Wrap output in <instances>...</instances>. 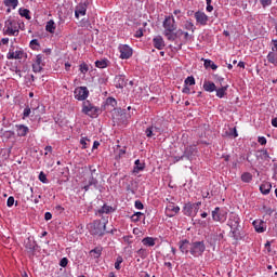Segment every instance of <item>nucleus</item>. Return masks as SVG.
Instances as JSON below:
<instances>
[{
    "mask_svg": "<svg viewBox=\"0 0 277 277\" xmlns=\"http://www.w3.org/2000/svg\"><path fill=\"white\" fill-rule=\"evenodd\" d=\"M240 222L241 220L237 213L232 212L229 214L227 226H229L232 237L235 239V241H241V239H246V233L243 232V227H241Z\"/></svg>",
    "mask_w": 277,
    "mask_h": 277,
    "instance_id": "1",
    "label": "nucleus"
},
{
    "mask_svg": "<svg viewBox=\"0 0 277 277\" xmlns=\"http://www.w3.org/2000/svg\"><path fill=\"white\" fill-rule=\"evenodd\" d=\"M163 27V36L167 37V40L169 42H174L176 40V35H174V31L176 30V21L174 19V16H166L164 21L162 22Z\"/></svg>",
    "mask_w": 277,
    "mask_h": 277,
    "instance_id": "2",
    "label": "nucleus"
},
{
    "mask_svg": "<svg viewBox=\"0 0 277 277\" xmlns=\"http://www.w3.org/2000/svg\"><path fill=\"white\" fill-rule=\"evenodd\" d=\"M90 176L89 179H85L82 182V189H84V192H90V187H94L95 189H98V173H96V169H92V167H90Z\"/></svg>",
    "mask_w": 277,
    "mask_h": 277,
    "instance_id": "3",
    "label": "nucleus"
},
{
    "mask_svg": "<svg viewBox=\"0 0 277 277\" xmlns=\"http://www.w3.org/2000/svg\"><path fill=\"white\" fill-rule=\"evenodd\" d=\"M107 223L102 222L101 220H95L90 224V233L91 235H97L98 237H103L106 230Z\"/></svg>",
    "mask_w": 277,
    "mask_h": 277,
    "instance_id": "4",
    "label": "nucleus"
},
{
    "mask_svg": "<svg viewBox=\"0 0 277 277\" xmlns=\"http://www.w3.org/2000/svg\"><path fill=\"white\" fill-rule=\"evenodd\" d=\"M206 250H207V246L205 245L203 240L195 241V242H192L190 245L192 256H202Z\"/></svg>",
    "mask_w": 277,
    "mask_h": 277,
    "instance_id": "5",
    "label": "nucleus"
},
{
    "mask_svg": "<svg viewBox=\"0 0 277 277\" xmlns=\"http://www.w3.org/2000/svg\"><path fill=\"white\" fill-rule=\"evenodd\" d=\"M82 114L90 116V118H94V116H98V108L87 100L82 103Z\"/></svg>",
    "mask_w": 277,
    "mask_h": 277,
    "instance_id": "6",
    "label": "nucleus"
},
{
    "mask_svg": "<svg viewBox=\"0 0 277 277\" xmlns=\"http://www.w3.org/2000/svg\"><path fill=\"white\" fill-rule=\"evenodd\" d=\"M90 96V91L88 90V87H79L75 90V98L77 101H84Z\"/></svg>",
    "mask_w": 277,
    "mask_h": 277,
    "instance_id": "7",
    "label": "nucleus"
},
{
    "mask_svg": "<svg viewBox=\"0 0 277 277\" xmlns=\"http://www.w3.org/2000/svg\"><path fill=\"white\" fill-rule=\"evenodd\" d=\"M196 155H198V148H196V145L187 146L183 153L184 159H187L188 161H192Z\"/></svg>",
    "mask_w": 277,
    "mask_h": 277,
    "instance_id": "8",
    "label": "nucleus"
},
{
    "mask_svg": "<svg viewBox=\"0 0 277 277\" xmlns=\"http://www.w3.org/2000/svg\"><path fill=\"white\" fill-rule=\"evenodd\" d=\"M5 28L4 34L6 36H18V28L14 25V21L8 19L5 22Z\"/></svg>",
    "mask_w": 277,
    "mask_h": 277,
    "instance_id": "9",
    "label": "nucleus"
},
{
    "mask_svg": "<svg viewBox=\"0 0 277 277\" xmlns=\"http://www.w3.org/2000/svg\"><path fill=\"white\" fill-rule=\"evenodd\" d=\"M25 56V51L16 50L14 51V45H11L9 53L6 54L8 60H23Z\"/></svg>",
    "mask_w": 277,
    "mask_h": 277,
    "instance_id": "10",
    "label": "nucleus"
},
{
    "mask_svg": "<svg viewBox=\"0 0 277 277\" xmlns=\"http://www.w3.org/2000/svg\"><path fill=\"white\" fill-rule=\"evenodd\" d=\"M163 133V129L157 126H150L145 130L146 137H156Z\"/></svg>",
    "mask_w": 277,
    "mask_h": 277,
    "instance_id": "11",
    "label": "nucleus"
},
{
    "mask_svg": "<svg viewBox=\"0 0 277 277\" xmlns=\"http://www.w3.org/2000/svg\"><path fill=\"white\" fill-rule=\"evenodd\" d=\"M120 58L129 60L133 55V49L127 44L119 45Z\"/></svg>",
    "mask_w": 277,
    "mask_h": 277,
    "instance_id": "12",
    "label": "nucleus"
},
{
    "mask_svg": "<svg viewBox=\"0 0 277 277\" xmlns=\"http://www.w3.org/2000/svg\"><path fill=\"white\" fill-rule=\"evenodd\" d=\"M88 5H90V2L84 1V2L79 3L76 6V10H75L76 18H79V16H85V13L88 12Z\"/></svg>",
    "mask_w": 277,
    "mask_h": 277,
    "instance_id": "13",
    "label": "nucleus"
},
{
    "mask_svg": "<svg viewBox=\"0 0 277 277\" xmlns=\"http://www.w3.org/2000/svg\"><path fill=\"white\" fill-rule=\"evenodd\" d=\"M195 19L198 25H201L202 27L207 26V23H209V16L201 11L195 12Z\"/></svg>",
    "mask_w": 277,
    "mask_h": 277,
    "instance_id": "14",
    "label": "nucleus"
},
{
    "mask_svg": "<svg viewBox=\"0 0 277 277\" xmlns=\"http://www.w3.org/2000/svg\"><path fill=\"white\" fill-rule=\"evenodd\" d=\"M212 220L214 222H226V214L222 213V211L220 210V207H216L213 211H212Z\"/></svg>",
    "mask_w": 277,
    "mask_h": 277,
    "instance_id": "15",
    "label": "nucleus"
},
{
    "mask_svg": "<svg viewBox=\"0 0 277 277\" xmlns=\"http://www.w3.org/2000/svg\"><path fill=\"white\" fill-rule=\"evenodd\" d=\"M42 54L36 56L35 63L32 64L34 72H42L44 64H42Z\"/></svg>",
    "mask_w": 277,
    "mask_h": 277,
    "instance_id": "16",
    "label": "nucleus"
},
{
    "mask_svg": "<svg viewBox=\"0 0 277 277\" xmlns=\"http://www.w3.org/2000/svg\"><path fill=\"white\" fill-rule=\"evenodd\" d=\"M179 248L183 254H189L192 250V242L187 239L181 240L179 242Z\"/></svg>",
    "mask_w": 277,
    "mask_h": 277,
    "instance_id": "17",
    "label": "nucleus"
},
{
    "mask_svg": "<svg viewBox=\"0 0 277 277\" xmlns=\"http://www.w3.org/2000/svg\"><path fill=\"white\" fill-rule=\"evenodd\" d=\"M255 157L258 161H266L267 163H269V159H272V157H269V153H267V149L258 150Z\"/></svg>",
    "mask_w": 277,
    "mask_h": 277,
    "instance_id": "18",
    "label": "nucleus"
},
{
    "mask_svg": "<svg viewBox=\"0 0 277 277\" xmlns=\"http://www.w3.org/2000/svg\"><path fill=\"white\" fill-rule=\"evenodd\" d=\"M15 128L18 137H25L29 133V128L25 124H16Z\"/></svg>",
    "mask_w": 277,
    "mask_h": 277,
    "instance_id": "19",
    "label": "nucleus"
},
{
    "mask_svg": "<svg viewBox=\"0 0 277 277\" xmlns=\"http://www.w3.org/2000/svg\"><path fill=\"white\" fill-rule=\"evenodd\" d=\"M153 43L155 49H158V51H162L166 47V41H163V37L158 36L153 39Z\"/></svg>",
    "mask_w": 277,
    "mask_h": 277,
    "instance_id": "20",
    "label": "nucleus"
},
{
    "mask_svg": "<svg viewBox=\"0 0 277 277\" xmlns=\"http://www.w3.org/2000/svg\"><path fill=\"white\" fill-rule=\"evenodd\" d=\"M38 247V243L36 240H31V238H28L25 248L28 253L34 254L36 252V248Z\"/></svg>",
    "mask_w": 277,
    "mask_h": 277,
    "instance_id": "21",
    "label": "nucleus"
},
{
    "mask_svg": "<svg viewBox=\"0 0 277 277\" xmlns=\"http://www.w3.org/2000/svg\"><path fill=\"white\" fill-rule=\"evenodd\" d=\"M115 85L116 88L122 89L127 85V80L124 75H118L115 77Z\"/></svg>",
    "mask_w": 277,
    "mask_h": 277,
    "instance_id": "22",
    "label": "nucleus"
},
{
    "mask_svg": "<svg viewBox=\"0 0 277 277\" xmlns=\"http://www.w3.org/2000/svg\"><path fill=\"white\" fill-rule=\"evenodd\" d=\"M167 211L170 213L169 217H174L181 211V208L179 206H174V203H169L167 206Z\"/></svg>",
    "mask_w": 277,
    "mask_h": 277,
    "instance_id": "23",
    "label": "nucleus"
},
{
    "mask_svg": "<svg viewBox=\"0 0 277 277\" xmlns=\"http://www.w3.org/2000/svg\"><path fill=\"white\" fill-rule=\"evenodd\" d=\"M260 192L261 194H263L264 196H267V194H269V192H272V183L269 182H263L260 185Z\"/></svg>",
    "mask_w": 277,
    "mask_h": 277,
    "instance_id": "24",
    "label": "nucleus"
},
{
    "mask_svg": "<svg viewBox=\"0 0 277 277\" xmlns=\"http://www.w3.org/2000/svg\"><path fill=\"white\" fill-rule=\"evenodd\" d=\"M126 190L128 192V194H135V192H137V182L131 180L127 186H126Z\"/></svg>",
    "mask_w": 277,
    "mask_h": 277,
    "instance_id": "25",
    "label": "nucleus"
},
{
    "mask_svg": "<svg viewBox=\"0 0 277 277\" xmlns=\"http://www.w3.org/2000/svg\"><path fill=\"white\" fill-rule=\"evenodd\" d=\"M144 168H146V164L144 162L140 161V159H137L134 162L133 173L138 174L140 172H142L144 170Z\"/></svg>",
    "mask_w": 277,
    "mask_h": 277,
    "instance_id": "26",
    "label": "nucleus"
},
{
    "mask_svg": "<svg viewBox=\"0 0 277 277\" xmlns=\"http://www.w3.org/2000/svg\"><path fill=\"white\" fill-rule=\"evenodd\" d=\"M253 226L256 233H265V223L263 221H253Z\"/></svg>",
    "mask_w": 277,
    "mask_h": 277,
    "instance_id": "27",
    "label": "nucleus"
},
{
    "mask_svg": "<svg viewBox=\"0 0 277 277\" xmlns=\"http://www.w3.org/2000/svg\"><path fill=\"white\" fill-rule=\"evenodd\" d=\"M203 90L206 92H215V90H217V87H215L214 82L211 81H205L203 82Z\"/></svg>",
    "mask_w": 277,
    "mask_h": 277,
    "instance_id": "28",
    "label": "nucleus"
},
{
    "mask_svg": "<svg viewBox=\"0 0 277 277\" xmlns=\"http://www.w3.org/2000/svg\"><path fill=\"white\" fill-rule=\"evenodd\" d=\"M183 213L188 217H192V215H194V207L192 206V202L185 203L183 208Z\"/></svg>",
    "mask_w": 277,
    "mask_h": 277,
    "instance_id": "29",
    "label": "nucleus"
},
{
    "mask_svg": "<svg viewBox=\"0 0 277 277\" xmlns=\"http://www.w3.org/2000/svg\"><path fill=\"white\" fill-rule=\"evenodd\" d=\"M266 57H267V62H269V64L277 66V52L272 51L267 54Z\"/></svg>",
    "mask_w": 277,
    "mask_h": 277,
    "instance_id": "30",
    "label": "nucleus"
},
{
    "mask_svg": "<svg viewBox=\"0 0 277 277\" xmlns=\"http://www.w3.org/2000/svg\"><path fill=\"white\" fill-rule=\"evenodd\" d=\"M90 254L93 259H101V254H103V247H95L90 251Z\"/></svg>",
    "mask_w": 277,
    "mask_h": 277,
    "instance_id": "31",
    "label": "nucleus"
},
{
    "mask_svg": "<svg viewBox=\"0 0 277 277\" xmlns=\"http://www.w3.org/2000/svg\"><path fill=\"white\" fill-rule=\"evenodd\" d=\"M118 114L120 116L119 120H120L121 124H127V120H129V118H131V115L127 114L122 109H119Z\"/></svg>",
    "mask_w": 277,
    "mask_h": 277,
    "instance_id": "32",
    "label": "nucleus"
},
{
    "mask_svg": "<svg viewBox=\"0 0 277 277\" xmlns=\"http://www.w3.org/2000/svg\"><path fill=\"white\" fill-rule=\"evenodd\" d=\"M227 90H228V84L216 89V90H215L216 96H217L219 98H224V96H225Z\"/></svg>",
    "mask_w": 277,
    "mask_h": 277,
    "instance_id": "33",
    "label": "nucleus"
},
{
    "mask_svg": "<svg viewBox=\"0 0 277 277\" xmlns=\"http://www.w3.org/2000/svg\"><path fill=\"white\" fill-rule=\"evenodd\" d=\"M45 31H49V34H55V22H53V19L47 23Z\"/></svg>",
    "mask_w": 277,
    "mask_h": 277,
    "instance_id": "34",
    "label": "nucleus"
},
{
    "mask_svg": "<svg viewBox=\"0 0 277 277\" xmlns=\"http://www.w3.org/2000/svg\"><path fill=\"white\" fill-rule=\"evenodd\" d=\"M111 212H114V208L110 207V206H107V205H104V206L97 211V213H98L100 215H103V213H111Z\"/></svg>",
    "mask_w": 277,
    "mask_h": 277,
    "instance_id": "35",
    "label": "nucleus"
},
{
    "mask_svg": "<svg viewBox=\"0 0 277 277\" xmlns=\"http://www.w3.org/2000/svg\"><path fill=\"white\" fill-rule=\"evenodd\" d=\"M19 16H23L24 18H26L27 21H31V15H29V9H23L21 8L18 10Z\"/></svg>",
    "mask_w": 277,
    "mask_h": 277,
    "instance_id": "36",
    "label": "nucleus"
},
{
    "mask_svg": "<svg viewBox=\"0 0 277 277\" xmlns=\"http://www.w3.org/2000/svg\"><path fill=\"white\" fill-rule=\"evenodd\" d=\"M4 5L6 8H12L13 10H16L18 6V0H4Z\"/></svg>",
    "mask_w": 277,
    "mask_h": 277,
    "instance_id": "37",
    "label": "nucleus"
},
{
    "mask_svg": "<svg viewBox=\"0 0 277 277\" xmlns=\"http://www.w3.org/2000/svg\"><path fill=\"white\" fill-rule=\"evenodd\" d=\"M142 243L144 246H148L149 248H153V246H155V238H153V237H145V238H143Z\"/></svg>",
    "mask_w": 277,
    "mask_h": 277,
    "instance_id": "38",
    "label": "nucleus"
},
{
    "mask_svg": "<svg viewBox=\"0 0 277 277\" xmlns=\"http://www.w3.org/2000/svg\"><path fill=\"white\" fill-rule=\"evenodd\" d=\"M184 29L194 34L196 31V26L194 25V23H192V21H186L184 24Z\"/></svg>",
    "mask_w": 277,
    "mask_h": 277,
    "instance_id": "39",
    "label": "nucleus"
},
{
    "mask_svg": "<svg viewBox=\"0 0 277 277\" xmlns=\"http://www.w3.org/2000/svg\"><path fill=\"white\" fill-rule=\"evenodd\" d=\"M205 68H211L212 70H217V65L211 60H206L203 63Z\"/></svg>",
    "mask_w": 277,
    "mask_h": 277,
    "instance_id": "40",
    "label": "nucleus"
},
{
    "mask_svg": "<svg viewBox=\"0 0 277 277\" xmlns=\"http://www.w3.org/2000/svg\"><path fill=\"white\" fill-rule=\"evenodd\" d=\"M241 181L243 183H250L252 181V173H250V172L242 173Z\"/></svg>",
    "mask_w": 277,
    "mask_h": 277,
    "instance_id": "41",
    "label": "nucleus"
},
{
    "mask_svg": "<svg viewBox=\"0 0 277 277\" xmlns=\"http://www.w3.org/2000/svg\"><path fill=\"white\" fill-rule=\"evenodd\" d=\"M106 107H116L118 105V102L114 97H108L105 103Z\"/></svg>",
    "mask_w": 277,
    "mask_h": 277,
    "instance_id": "42",
    "label": "nucleus"
},
{
    "mask_svg": "<svg viewBox=\"0 0 277 277\" xmlns=\"http://www.w3.org/2000/svg\"><path fill=\"white\" fill-rule=\"evenodd\" d=\"M142 217H144V213H142V212H135V213L131 216V220H132V222H140V220H142Z\"/></svg>",
    "mask_w": 277,
    "mask_h": 277,
    "instance_id": "43",
    "label": "nucleus"
},
{
    "mask_svg": "<svg viewBox=\"0 0 277 277\" xmlns=\"http://www.w3.org/2000/svg\"><path fill=\"white\" fill-rule=\"evenodd\" d=\"M185 85H196V79L194 78V76H188L185 81H184Z\"/></svg>",
    "mask_w": 277,
    "mask_h": 277,
    "instance_id": "44",
    "label": "nucleus"
},
{
    "mask_svg": "<svg viewBox=\"0 0 277 277\" xmlns=\"http://www.w3.org/2000/svg\"><path fill=\"white\" fill-rule=\"evenodd\" d=\"M95 66L96 68H107V60L96 61Z\"/></svg>",
    "mask_w": 277,
    "mask_h": 277,
    "instance_id": "45",
    "label": "nucleus"
},
{
    "mask_svg": "<svg viewBox=\"0 0 277 277\" xmlns=\"http://www.w3.org/2000/svg\"><path fill=\"white\" fill-rule=\"evenodd\" d=\"M136 254L141 259H146V256H148V252H146V249H142V248L136 251Z\"/></svg>",
    "mask_w": 277,
    "mask_h": 277,
    "instance_id": "46",
    "label": "nucleus"
},
{
    "mask_svg": "<svg viewBox=\"0 0 277 277\" xmlns=\"http://www.w3.org/2000/svg\"><path fill=\"white\" fill-rule=\"evenodd\" d=\"M202 205V202H200V201H198V202H196V203H192V206H193V211H194V213H195V215H197L198 214V211H200V206Z\"/></svg>",
    "mask_w": 277,
    "mask_h": 277,
    "instance_id": "47",
    "label": "nucleus"
},
{
    "mask_svg": "<svg viewBox=\"0 0 277 277\" xmlns=\"http://www.w3.org/2000/svg\"><path fill=\"white\" fill-rule=\"evenodd\" d=\"M89 142H90V138H88V137H81L80 144H81V146H82L83 149L88 148Z\"/></svg>",
    "mask_w": 277,
    "mask_h": 277,
    "instance_id": "48",
    "label": "nucleus"
},
{
    "mask_svg": "<svg viewBox=\"0 0 277 277\" xmlns=\"http://www.w3.org/2000/svg\"><path fill=\"white\" fill-rule=\"evenodd\" d=\"M88 70H90V67L88 66V64L85 63L80 64V72H82V75H85Z\"/></svg>",
    "mask_w": 277,
    "mask_h": 277,
    "instance_id": "49",
    "label": "nucleus"
},
{
    "mask_svg": "<svg viewBox=\"0 0 277 277\" xmlns=\"http://www.w3.org/2000/svg\"><path fill=\"white\" fill-rule=\"evenodd\" d=\"M31 116V107L26 106L23 113V118H29Z\"/></svg>",
    "mask_w": 277,
    "mask_h": 277,
    "instance_id": "50",
    "label": "nucleus"
},
{
    "mask_svg": "<svg viewBox=\"0 0 277 277\" xmlns=\"http://www.w3.org/2000/svg\"><path fill=\"white\" fill-rule=\"evenodd\" d=\"M39 181H41V183H49V179H47V174H44V172H40L39 173Z\"/></svg>",
    "mask_w": 277,
    "mask_h": 277,
    "instance_id": "51",
    "label": "nucleus"
},
{
    "mask_svg": "<svg viewBox=\"0 0 277 277\" xmlns=\"http://www.w3.org/2000/svg\"><path fill=\"white\" fill-rule=\"evenodd\" d=\"M144 31H146V29H144V28H138V29L135 31L134 38H142V37L144 36Z\"/></svg>",
    "mask_w": 277,
    "mask_h": 277,
    "instance_id": "52",
    "label": "nucleus"
},
{
    "mask_svg": "<svg viewBox=\"0 0 277 277\" xmlns=\"http://www.w3.org/2000/svg\"><path fill=\"white\" fill-rule=\"evenodd\" d=\"M122 256H118L116 262H115V269H120V265H122Z\"/></svg>",
    "mask_w": 277,
    "mask_h": 277,
    "instance_id": "53",
    "label": "nucleus"
},
{
    "mask_svg": "<svg viewBox=\"0 0 277 277\" xmlns=\"http://www.w3.org/2000/svg\"><path fill=\"white\" fill-rule=\"evenodd\" d=\"M123 241L128 243V246H131V243H133V236H124Z\"/></svg>",
    "mask_w": 277,
    "mask_h": 277,
    "instance_id": "54",
    "label": "nucleus"
},
{
    "mask_svg": "<svg viewBox=\"0 0 277 277\" xmlns=\"http://www.w3.org/2000/svg\"><path fill=\"white\" fill-rule=\"evenodd\" d=\"M258 142L261 146H265V144H267V138H265V136H259Z\"/></svg>",
    "mask_w": 277,
    "mask_h": 277,
    "instance_id": "55",
    "label": "nucleus"
},
{
    "mask_svg": "<svg viewBox=\"0 0 277 277\" xmlns=\"http://www.w3.org/2000/svg\"><path fill=\"white\" fill-rule=\"evenodd\" d=\"M68 265V259L67 258H63L61 261H60V266L61 267H67Z\"/></svg>",
    "mask_w": 277,
    "mask_h": 277,
    "instance_id": "56",
    "label": "nucleus"
},
{
    "mask_svg": "<svg viewBox=\"0 0 277 277\" xmlns=\"http://www.w3.org/2000/svg\"><path fill=\"white\" fill-rule=\"evenodd\" d=\"M31 49H36V47H40V43L38 42V39H32L30 41Z\"/></svg>",
    "mask_w": 277,
    "mask_h": 277,
    "instance_id": "57",
    "label": "nucleus"
},
{
    "mask_svg": "<svg viewBox=\"0 0 277 277\" xmlns=\"http://www.w3.org/2000/svg\"><path fill=\"white\" fill-rule=\"evenodd\" d=\"M6 207H14V197L13 196L8 198Z\"/></svg>",
    "mask_w": 277,
    "mask_h": 277,
    "instance_id": "58",
    "label": "nucleus"
},
{
    "mask_svg": "<svg viewBox=\"0 0 277 277\" xmlns=\"http://www.w3.org/2000/svg\"><path fill=\"white\" fill-rule=\"evenodd\" d=\"M134 206H135V209H138V210L144 209V203H142V201L140 200H136Z\"/></svg>",
    "mask_w": 277,
    "mask_h": 277,
    "instance_id": "59",
    "label": "nucleus"
},
{
    "mask_svg": "<svg viewBox=\"0 0 277 277\" xmlns=\"http://www.w3.org/2000/svg\"><path fill=\"white\" fill-rule=\"evenodd\" d=\"M183 159H185V157L182 156H174L173 157V163H179V161H183Z\"/></svg>",
    "mask_w": 277,
    "mask_h": 277,
    "instance_id": "60",
    "label": "nucleus"
},
{
    "mask_svg": "<svg viewBox=\"0 0 277 277\" xmlns=\"http://www.w3.org/2000/svg\"><path fill=\"white\" fill-rule=\"evenodd\" d=\"M261 4L263 8H267V5H272V0H261Z\"/></svg>",
    "mask_w": 277,
    "mask_h": 277,
    "instance_id": "61",
    "label": "nucleus"
},
{
    "mask_svg": "<svg viewBox=\"0 0 277 277\" xmlns=\"http://www.w3.org/2000/svg\"><path fill=\"white\" fill-rule=\"evenodd\" d=\"M53 219V214H51V212H45L44 214V221L45 222H49V220H52Z\"/></svg>",
    "mask_w": 277,
    "mask_h": 277,
    "instance_id": "62",
    "label": "nucleus"
},
{
    "mask_svg": "<svg viewBox=\"0 0 277 277\" xmlns=\"http://www.w3.org/2000/svg\"><path fill=\"white\" fill-rule=\"evenodd\" d=\"M82 27H92L89 19H82Z\"/></svg>",
    "mask_w": 277,
    "mask_h": 277,
    "instance_id": "63",
    "label": "nucleus"
},
{
    "mask_svg": "<svg viewBox=\"0 0 277 277\" xmlns=\"http://www.w3.org/2000/svg\"><path fill=\"white\" fill-rule=\"evenodd\" d=\"M277 52V40H273V52Z\"/></svg>",
    "mask_w": 277,
    "mask_h": 277,
    "instance_id": "64",
    "label": "nucleus"
}]
</instances>
